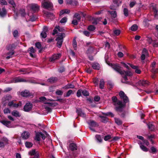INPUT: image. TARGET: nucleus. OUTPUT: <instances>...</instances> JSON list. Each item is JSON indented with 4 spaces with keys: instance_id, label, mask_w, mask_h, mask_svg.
<instances>
[{
    "instance_id": "59",
    "label": "nucleus",
    "mask_w": 158,
    "mask_h": 158,
    "mask_svg": "<svg viewBox=\"0 0 158 158\" xmlns=\"http://www.w3.org/2000/svg\"><path fill=\"white\" fill-rule=\"evenodd\" d=\"M82 90L81 89L78 90L77 92V96L79 97L81 96V93H82Z\"/></svg>"
},
{
    "instance_id": "61",
    "label": "nucleus",
    "mask_w": 158,
    "mask_h": 158,
    "mask_svg": "<svg viewBox=\"0 0 158 158\" xmlns=\"http://www.w3.org/2000/svg\"><path fill=\"white\" fill-rule=\"evenodd\" d=\"M83 33L86 36L89 37L90 36V33L88 31H85L83 32Z\"/></svg>"
},
{
    "instance_id": "4",
    "label": "nucleus",
    "mask_w": 158,
    "mask_h": 158,
    "mask_svg": "<svg viewBox=\"0 0 158 158\" xmlns=\"http://www.w3.org/2000/svg\"><path fill=\"white\" fill-rule=\"evenodd\" d=\"M65 37V34L64 33H59L58 36L56 38V40L57 41V46L59 48L61 47L63 42V38Z\"/></svg>"
},
{
    "instance_id": "8",
    "label": "nucleus",
    "mask_w": 158,
    "mask_h": 158,
    "mask_svg": "<svg viewBox=\"0 0 158 158\" xmlns=\"http://www.w3.org/2000/svg\"><path fill=\"white\" fill-rule=\"evenodd\" d=\"M41 138L43 139H45V135L41 132H36L35 138V139L36 141H39L40 140Z\"/></svg>"
},
{
    "instance_id": "27",
    "label": "nucleus",
    "mask_w": 158,
    "mask_h": 158,
    "mask_svg": "<svg viewBox=\"0 0 158 158\" xmlns=\"http://www.w3.org/2000/svg\"><path fill=\"white\" fill-rule=\"evenodd\" d=\"M92 66L94 69L99 70L100 69V65L98 63H94L92 64Z\"/></svg>"
},
{
    "instance_id": "43",
    "label": "nucleus",
    "mask_w": 158,
    "mask_h": 158,
    "mask_svg": "<svg viewBox=\"0 0 158 158\" xmlns=\"http://www.w3.org/2000/svg\"><path fill=\"white\" fill-rule=\"evenodd\" d=\"M114 33L116 35H118L120 33V31L118 29L114 30Z\"/></svg>"
},
{
    "instance_id": "3",
    "label": "nucleus",
    "mask_w": 158,
    "mask_h": 158,
    "mask_svg": "<svg viewBox=\"0 0 158 158\" xmlns=\"http://www.w3.org/2000/svg\"><path fill=\"white\" fill-rule=\"evenodd\" d=\"M42 4L44 8L48 10L52 9L53 7L52 3L48 0H43Z\"/></svg>"
},
{
    "instance_id": "16",
    "label": "nucleus",
    "mask_w": 158,
    "mask_h": 158,
    "mask_svg": "<svg viewBox=\"0 0 158 158\" xmlns=\"http://www.w3.org/2000/svg\"><path fill=\"white\" fill-rule=\"evenodd\" d=\"M129 65L133 69L135 70V72L138 74H139L141 73V71L137 66L134 65L132 64H129Z\"/></svg>"
},
{
    "instance_id": "24",
    "label": "nucleus",
    "mask_w": 158,
    "mask_h": 158,
    "mask_svg": "<svg viewBox=\"0 0 158 158\" xmlns=\"http://www.w3.org/2000/svg\"><path fill=\"white\" fill-rule=\"evenodd\" d=\"M89 127H95L98 126V124L94 121H90L89 123Z\"/></svg>"
},
{
    "instance_id": "11",
    "label": "nucleus",
    "mask_w": 158,
    "mask_h": 158,
    "mask_svg": "<svg viewBox=\"0 0 158 158\" xmlns=\"http://www.w3.org/2000/svg\"><path fill=\"white\" fill-rule=\"evenodd\" d=\"M32 105L30 102L27 103L24 107L23 109L24 111L28 112L32 109Z\"/></svg>"
},
{
    "instance_id": "26",
    "label": "nucleus",
    "mask_w": 158,
    "mask_h": 158,
    "mask_svg": "<svg viewBox=\"0 0 158 158\" xmlns=\"http://www.w3.org/2000/svg\"><path fill=\"white\" fill-rule=\"evenodd\" d=\"M69 148L71 150L73 151L77 149V146L75 144L71 143L69 145Z\"/></svg>"
},
{
    "instance_id": "6",
    "label": "nucleus",
    "mask_w": 158,
    "mask_h": 158,
    "mask_svg": "<svg viewBox=\"0 0 158 158\" xmlns=\"http://www.w3.org/2000/svg\"><path fill=\"white\" fill-rule=\"evenodd\" d=\"M28 7L31 10L33 13L38 12L40 9V6L36 4L32 3L29 4Z\"/></svg>"
},
{
    "instance_id": "58",
    "label": "nucleus",
    "mask_w": 158,
    "mask_h": 158,
    "mask_svg": "<svg viewBox=\"0 0 158 158\" xmlns=\"http://www.w3.org/2000/svg\"><path fill=\"white\" fill-rule=\"evenodd\" d=\"M73 93V91L72 90H69L67 93L66 97H69Z\"/></svg>"
},
{
    "instance_id": "40",
    "label": "nucleus",
    "mask_w": 158,
    "mask_h": 158,
    "mask_svg": "<svg viewBox=\"0 0 158 158\" xmlns=\"http://www.w3.org/2000/svg\"><path fill=\"white\" fill-rule=\"evenodd\" d=\"M138 28V26L136 24L133 25L131 27V30L133 31H135Z\"/></svg>"
},
{
    "instance_id": "33",
    "label": "nucleus",
    "mask_w": 158,
    "mask_h": 158,
    "mask_svg": "<svg viewBox=\"0 0 158 158\" xmlns=\"http://www.w3.org/2000/svg\"><path fill=\"white\" fill-rule=\"evenodd\" d=\"M73 19H76L78 21H80L81 19V17L79 14L75 13L74 15Z\"/></svg>"
},
{
    "instance_id": "20",
    "label": "nucleus",
    "mask_w": 158,
    "mask_h": 158,
    "mask_svg": "<svg viewBox=\"0 0 158 158\" xmlns=\"http://www.w3.org/2000/svg\"><path fill=\"white\" fill-rule=\"evenodd\" d=\"M28 52L31 57H34V56L35 55L34 54V53L35 52V51L33 47H31L29 48L28 49Z\"/></svg>"
},
{
    "instance_id": "45",
    "label": "nucleus",
    "mask_w": 158,
    "mask_h": 158,
    "mask_svg": "<svg viewBox=\"0 0 158 158\" xmlns=\"http://www.w3.org/2000/svg\"><path fill=\"white\" fill-rule=\"evenodd\" d=\"M67 19L66 17L62 18L60 21V22L61 23H65L67 21Z\"/></svg>"
},
{
    "instance_id": "23",
    "label": "nucleus",
    "mask_w": 158,
    "mask_h": 158,
    "mask_svg": "<svg viewBox=\"0 0 158 158\" xmlns=\"http://www.w3.org/2000/svg\"><path fill=\"white\" fill-rule=\"evenodd\" d=\"M138 143L139 144L140 148L144 152L148 151V148L142 144V143L140 141L138 142Z\"/></svg>"
},
{
    "instance_id": "55",
    "label": "nucleus",
    "mask_w": 158,
    "mask_h": 158,
    "mask_svg": "<svg viewBox=\"0 0 158 158\" xmlns=\"http://www.w3.org/2000/svg\"><path fill=\"white\" fill-rule=\"evenodd\" d=\"M3 112L4 114H8L10 113V110L8 108L5 109L3 110Z\"/></svg>"
},
{
    "instance_id": "1",
    "label": "nucleus",
    "mask_w": 158,
    "mask_h": 158,
    "mask_svg": "<svg viewBox=\"0 0 158 158\" xmlns=\"http://www.w3.org/2000/svg\"><path fill=\"white\" fill-rule=\"evenodd\" d=\"M119 95L121 100L123 101V102L121 100H118L115 96L112 97L111 99L115 110L117 111L121 112L125 106L126 104L129 102V100L127 97L122 91L120 92Z\"/></svg>"
},
{
    "instance_id": "64",
    "label": "nucleus",
    "mask_w": 158,
    "mask_h": 158,
    "mask_svg": "<svg viewBox=\"0 0 158 158\" xmlns=\"http://www.w3.org/2000/svg\"><path fill=\"white\" fill-rule=\"evenodd\" d=\"M47 16L48 18H52V19H53L54 17L53 15L52 14L50 13H48L47 15Z\"/></svg>"
},
{
    "instance_id": "7",
    "label": "nucleus",
    "mask_w": 158,
    "mask_h": 158,
    "mask_svg": "<svg viewBox=\"0 0 158 158\" xmlns=\"http://www.w3.org/2000/svg\"><path fill=\"white\" fill-rule=\"evenodd\" d=\"M15 100L10 101L8 104V106L10 107L17 108L21 106V102H20L19 103H15Z\"/></svg>"
},
{
    "instance_id": "28",
    "label": "nucleus",
    "mask_w": 158,
    "mask_h": 158,
    "mask_svg": "<svg viewBox=\"0 0 158 158\" xmlns=\"http://www.w3.org/2000/svg\"><path fill=\"white\" fill-rule=\"evenodd\" d=\"M11 114L12 115L15 117H20L21 116L19 113L17 111L15 110L11 112Z\"/></svg>"
},
{
    "instance_id": "52",
    "label": "nucleus",
    "mask_w": 158,
    "mask_h": 158,
    "mask_svg": "<svg viewBox=\"0 0 158 158\" xmlns=\"http://www.w3.org/2000/svg\"><path fill=\"white\" fill-rule=\"evenodd\" d=\"M1 140L2 141V142H4L5 144L7 143L8 141V139L6 138L5 137H3L2 139Z\"/></svg>"
},
{
    "instance_id": "5",
    "label": "nucleus",
    "mask_w": 158,
    "mask_h": 158,
    "mask_svg": "<svg viewBox=\"0 0 158 158\" xmlns=\"http://www.w3.org/2000/svg\"><path fill=\"white\" fill-rule=\"evenodd\" d=\"M158 33H157L156 36V40H153L150 37H148L147 40L149 44H152V45L154 47H158V42L157 39H158Z\"/></svg>"
},
{
    "instance_id": "34",
    "label": "nucleus",
    "mask_w": 158,
    "mask_h": 158,
    "mask_svg": "<svg viewBox=\"0 0 158 158\" xmlns=\"http://www.w3.org/2000/svg\"><path fill=\"white\" fill-rule=\"evenodd\" d=\"M115 123L118 125H120L122 124V121L118 118H114Z\"/></svg>"
},
{
    "instance_id": "62",
    "label": "nucleus",
    "mask_w": 158,
    "mask_h": 158,
    "mask_svg": "<svg viewBox=\"0 0 158 158\" xmlns=\"http://www.w3.org/2000/svg\"><path fill=\"white\" fill-rule=\"evenodd\" d=\"M40 101L42 102L46 103V98L44 97H42L40 98Z\"/></svg>"
},
{
    "instance_id": "31",
    "label": "nucleus",
    "mask_w": 158,
    "mask_h": 158,
    "mask_svg": "<svg viewBox=\"0 0 158 158\" xmlns=\"http://www.w3.org/2000/svg\"><path fill=\"white\" fill-rule=\"evenodd\" d=\"M9 52L7 53V55H8L6 56V58L7 59H9L12 56V55L14 54V51H9Z\"/></svg>"
},
{
    "instance_id": "32",
    "label": "nucleus",
    "mask_w": 158,
    "mask_h": 158,
    "mask_svg": "<svg viewBox=\"0 0 158 158\" xmlns=\"http://www.w3.org/2000/svg\"><path fill=\"white\" fill-rule=\"evenodd\" d=\"M74 88V86L73 85L71 84H69L65 85L64 87H63V88L65 89H68L70 88Z\"/></svg>"
},
{
    "instance_id": "39",
    "label": "nucleus",
    "mask_w": 158,
    "mask_h": 158,
    "mask_svg": "<svg viewBox=\"0 0 158 158\" xmlns=\"http://www.w3.org/2000/svg\"><path fill=\"white\" fill-rule=\"evenodd\" d=\"M26 147L27 148H30L32 147L33 144L30 142H26L25 143Z\"/></svg>"
},
{
    "instance_id": "9",
    "label": "nucleus",
    "mask_w": 158,
    "mask_h": 158,
    "mask_svg": "<svg viewBox=\"0 0 158 158\" xmlns=\"http://www.w3.org/2000/svg\"><path fill=\"white\" fill-rule=\"evenodd\" d=\"M28 81L26 79L21 78L20 77H16L13 79L10 83H17L18 82H26Z\"/></svg>"
},
{
    "instance_id": "60",
    "label": "nucleus",
    "mask_w": 158,
    "mask_h": 158,
    "mask_svg": "<svg viewBox=\"0 0 158 158\" xmlns=\"http://www.w3.org/2000/svg\"><path fill=\"white\" fill-rule=\"evenodd\" d=\"M124 14L126 16H127L128 15V10L125 8L123 10Z\"/></svg>"
},
{
    "instance_id": "36",
    "label": "nucleus",
    "mask_w": 158,
    "mask_h": 158,
    "mask_svg": "<svg viewBox=\"0 0 158 158\" xmlns=\"http://www.w3.org/2000/svg\"><path fill=\"white\" fill-rule=\"evenodd\" d=\"M104 84L105 83L103 80V79H101L100 81L99 84L100 88L101 89H102L103 88L104 85Z\"/></svg>"
},
{
    "instance_id": "51",
    "label": "nucleus",
    "mask_w": 158,
    "mask_h": 158,
    "mask_svg": "<svg viewBox=\"0 0 158 158\" xmlns=\"http://www.w3.org/2000/svg\"><path fill=\"white\" fill-rule=\"evenodd\" d=\"M111 138V136L110 135H109L105 136L104 138V140L105 141H107L108 140L110 139Z\"/></svg>"
},
{
    "instance_id": "22",
    "label": "nucleus",
    "mask_w": 158,
    "mask_h": 158,
    "mask_svg": "<svg viewBox=\"0 0 158 158\" xmlns=\"http://www.w3.org/2000/svg\"><path fill=\"white\" fill-rule=\"evenodd\" d=\"M16 46L14 44L9 45L6 47V49L8 51H14L15 49Z\"/></svg>"
},
{
    "instance_id": "54",
    "label": "nucleus",
    "mask_w": 158,
    "mask_h": 158,
    "mask_svg": "<svg viewBox=\"0 0 158 158\" xmlns=\"http://www.w3.org/2000/svg\"><path fill=\"white\" fill-rule=\"evenodd\" d=\"M40 35L42 37L45 38L47 37V33L44 31H42Z\"/></svg>"
},
{
    "instance_id": "12",
    "label": "nucleus",
    "mask_w": 158,
    "mask_h": 158,
    "mask_svg": "<svg viewBox=\"0 0 158 158\" xmlns=\"http://www.w3.org/2000/svg\"><path fill=\"white\" fill-rule=\"evenodd\" d=\"M29 154L31 156L34 155V156L31 158H39V153L38 152H36L35 149L30 151Z\"/></svg>"
},
{
    "instance_id": "47",
    "label": "nucleus",
    "mask_w": 158,
    "mask_h": 158,
    "mask_svg": "<svg viewBox=\"0 0 158 158\" xmlns=\"http://www.w3.org/2000/svg\"><path fill=\"white\" fill-rule=\"evenodd\" d=\"M45 109L47 113H48V112H50L52 111V109L49 107L47 106H45Z\"/></svg>"
},
{
    "instance_id": "13",
    "label": "nucleus",
    "mask_w": 158,
    "mask_h": 158,
    "mask_svg": "<svg viewBox=\"0 0 158 158\" xmlns=\"http://www.w3.org/2000/svg\"><path fill=\"white\" fill-rule=\"evenodd\" d=\"M61 56L60 53L54 54L50 58L49 60L51 62H53L55 60L59 59Z\"/></svg>"
},
{
    "instance_id": "25",
    "label": "nucleus",
    "mask_w": 158,
    "mask_h": 158,
    "mask_svg": "<svg viewBox=\"0 0 158 158\" xmlns=\"http://www.w3.org/2000/svg\"><path fill=\"white\" fill-rule=\"evenodd\" d=\"M76 112L77 113V114L79 116L84 117L85 116V113L82 112V111L81 110V109H77L76 110Z\"/></svg>"
},
{
    "instance_id": "18",
    "label": "nucleus",
    "mask_w": 158,
    "mask_h": 158,
    "mask_svg": "<svg viewBox=\"0 0 158 158\" xmlns=\"http://www.w3.org/2000/svg\"><path fill=\"white\" fill-rule=\"evenodd\" d=\"M156 64V62L154 61L152 62L151 65V72L152 73H155L156 71H157V69L155 68Z\"/></svg>"
},
{
    "instance_id": "15",
    "label": "nucleus",
    "mask_w": 158,
    "mask_h": 158,
    "mask_svg": "<svg viewBox=\"0 0 158 158\" xmlns=\"http://www.w3.org/2000/svg\"><path fill=\"white\" fill-rule=\"evenodd\" d=\"M21 94L22 96L24 97H29L32 95V94L29 91L27 90H25L24 91H22L21 92Z\"/></svg>"
},
{
    "instance_id": "29",
    "label": "nucleus",
    "mask_w": 158,
    "mask_h": 158,
    "mask_svg": "<svg viewBox=\"0 0 158 158\" xmlns=\"http://www.w3.org/2000/svg\"><path fill=\"white\" fill-rule=\"evenodd\" d=\"M70 12V10L68 9H66L62 10L60 12V16L64 14H69Z\"/></svg>"
},
{
    "instance_id": "44",
    "label": "nucleus",
    "mask_w": 158,
    "mask_h": 158,
    "mask_svg": "<svg viewBox=\"0 0 158 158\" xmlns=\"http://www.w3.org/2000/svg\"><path fill=\"white\" fill-rule=\"evenodd\" d=\"M73 47L75 50H76L77 49V42L75 39H73Z\"/></svg>"
},
{
    "instance_id": "48",
    "label": "nucleus",
    "mask_w": 158,
    "mask_h": 158,
    "mask_svg": "<svg viewBox=\"0 0 158 158\" xmlns=\"http://www.w3.org/2000/svg\"><path fill=\"white\" fill-rule=\"evenodd\" d=\"M82 94L84 96H87L89 95L88 92L85 90H82Z\"/></svg>"
},
{
    "instance_id": "37",
    "label": "nucleus",
    "mask_w": 158,
    "mask_h": 158,
    "mask_svg": "<svg viewBox=\"0 0 158 158\" xmlns=\"http://www.w3.org/2000/svg\"><path fill=\"white\" fill-rule=\"evenodd\" d=\"M153 11L154 12V17L155 18H157L158 16L157 11V9L155 7H152Z\"/></svg>"
},
{
    "instance_id": "38",
    "label": "nucleus",
    "mask_w": 158,
    "mask_h": 158,
    "mask_svg": "<svg viewBox=\"0 0 158 158\" xmlns=\"http://www.w3.org/2000/svg\"><path fill=\"white\" fill-rule=\"evenodd\" d=\"M57 80V78L56 77H52L48 79V82L52 83L56 81Z\"/></svg>"
},
{
    "instance_id": "50",
    "label": "nucleus",
    "mask_w": 158,
    "mask_h": 158,
    "mask_svg": "<svg viewBox=\"0 0 158 158\" xmlns=\"http://www.w3.org/2000/svg\"><path fill=\"white\" fill-rule=\"evenodd\" d=\"M101 121L102 122L105 123L107 122V118L106 117L104 116H101Z\"/></svg>"
},
{
    "instance_id": "21",
    "label": "nucleus",
    "mask_w": 158,
    "mask_h": 158,
    "mask_svg": "<svg viewBox=\"0 0 158 158\" xmlns=\"http://www.w3.org/2000/svg\"><path fill=\"white\" fill-rule=\"evenodd\" d=\"M6 14V11L4 8H0V16L2 17H4Z\"/></svg>"
},
{
    "instance_id": "41",
    "label": "nucleus",
    "mask_w": 158,
    "mask_h": 158,
    "mask_svg": "<svg viewBox=\"0 0 158 158\" xmlns=\"http://www.w3.org/2000/svg\"><path fill=\"white\" fill-rule=\"evenodd\" d=\"M95 29V27L93 25H90L88 28V29L90 31H94Z\"/></svg>"
},
{
    "instance_id": "57",
    "label": "nucleus",
    "mask_w": 158,
    "mask_h": 158,
    "mask_svg": "<svg viewBox=\"0 0 158 158\" xmlns=\"http://www.w3.org/2000/svg\"><path fill=\"white\" fill-rule=\"evenodd\" d=\"M56 93L57 95H62L63 94V92L61 90H57L56 92Z\"/></svg>"
},
{
    "instance_id": "14",
    "label": "nucleus",
    "mask_w": 158,
    "mask_h": 158,
    "mask_svg": "<svg viewBox=\"0 0 158 158\" xmlns=\"http://www.w3.org/2000/svg\"><path fill=\"white\" fill-rule=\"evenodd\" d=\"M0 122L7 127L11 128L13 127L11 124V122L10 121L3 120L0 121Z\"/></svg>"
},
{
    "instance_id": "35",
    "label": "nucleus",
    "mask_w": 158,
    "mask_h": 158,
    "mask_svg": "<svg viewBox=\"0 0 158 158\" xmlns=\"http://www.w3.org/2000/svg\"><path fill=\"white\" fill-rule=\"evenodd\" d=\"M148 127L149 129L151 131L153 130L154 128V126L151 123H149L147 124Z\"/></svg>"
},
{
    "instance_id": "2",
    "label": "nucleus",
    "mask_w": 158,
    "mask_h": 158,
    "mask_svg": "<svg viewBox=\"0 0 158 158\" xmlns=\"http://www.w3.org/2000/svg\"><path fill=\"white\" fill-rule=\"evenodd\" d=\"M107 54H105V58L107 63L117 72L122 75L123 79L122 81L123 82L126 83V81L127 80V77L131 76L132 74L129 71L122 70L118 64L108 63L107 60Z\"/></svg>"
},
{
    "instance_id": "49",
    "label": "nucleus",
    "mask_w": 158,
    "mask_h": 158,
    "mask_svg": "<svg viewBox=\"0 0 158 158\" xmlns=\"http://www.w3.org/2000/svg\"><path fill=\"white\" fill-rule=\"evenodd\" d=\"M19 13L21 14V15L22 16H24L25 15V10L24 9H21L19 10Z\"/></svg>"
},
{
    "instance_id": "42",
    "label": "nucleus",
    "mask_w": 158,
    "mask_h": 158,
    "mask_svg": "<svg viewBox=\"0 0 158 158\" xmlns=\"http://www.w3.org/2000/svg\"><path fill=\"white\" fill-rule=\"evenodd\" d=\"M95 138L96 139L98 142H102V139L100 135H96L95 136Z\"/></svg>"
},
{
    "instance_id": "56",
    "label": "nucleus",
    "mask_w": 158,
    "mask_h": 158,
    "mask_svg": "<svg viewBox=\"0 0 158 158\" xmlns=\"http://www.w3.org/2000/svg\"><path fill=\"white\" fill-rule=\"evenodd\" d=\"M78 21L77 19H73L72 21V23L75 25H77L78 24Z\"/></svg>"
},
{
    "instance_id": "10",
    "label": "nucleus",
    "mask_w": 158,
    "mask_h": 158,
    "mask_svg": "<svg viewBox=\"0 0 158 158\" xmlns=\"http://www.w3.org/2000/svg\"><path fill=\"white\" fill-rule=\"evenodd\" d=\"M148 51L145 48L143 49L141 56V60H144L146 57L148 56Z\"/></svg>"
},
{
    "instance_id": "19",
    "label": "nucleus",
    "mask_w": 158,
    "mask_h": 158,
    "mask_svg": "<svg viewBox=\"0 0 158 158\" xmlns=\"http://www.w3.org/2000/svg\"><path fill=\"white\" fill-rule=\"evenodd\" d=\"M30 135V134L27 131H24L22 134L21 136L24 139H26L28 138Z\"/></svg>"
},
{
    "instance_id": "63",
    "label": "nucleus",
    "mask_w": 158,
    "mask_h": 158,
    "mask_svg": "<svg viewBox=\"0 0 158 158\" xmlns=\"http://www.w3.org/2000/svg\"><path fill=\"white\" fill-rule=\"evenodd\" d=\"M35 45L36 47L38 49H40L41 48V44L39 42L36 43L35 44Z\"/></svg>"
},
{
    "instance_id": "53",
    "label": "nucleus",
    "mask_w": 158,
    "mask_h": 158,
    "mask_svg": "<svg viewBox=\"0 0 158 158\" xmlns=\"http://www.w3.org/2000/svg\"><path fill=\"white\" fill-rule=\"evenodd\" d=\"M13 34L15 37L18 36V31L15 30L13 32Z\"/></svg>"
},
{
    "instance_id": "17",
    "label": "nucleus",
    "mask_w": 158,
    "mask_h": 158,
    "mask_svg": "<svg viewBox=\"0 0 158 158\" xmlns=\"http://www.w3.org/2000/svg\"><path fill=\"white\" fill-rule=\"evenodd\" d=\"M149 84L148 81L146 80H140L139 81V84L140 86H146Z\"/></svg>"
},
{
    "instance_id": "46",
    "label": "nucleus",
    "mask_w": 158,
    "mask_h": 158,
    "mask_svg": "<svg viewBox=\"0 0 158 158\" xmlns=\"http://www.w3.org/2000/svg\"><path fill=\"white\" fill-rule=\"evenodd\" d=\"M113 2L116 4V6H118L119 4L121 3V1L120 0H114Z\"/></svg>"
},
{
    "instance_id": "30",
    "label": "nucleus",
    "mask_w": 158,
    "mask_h": 158,
    "mask_svg": "<svg viewBox=\"0 0 158 158\" xmlns=\"http://www.w3.org/2000/svg\"><path fill=\"white\" fill-rule=\"evenodd\" d=\"M108 12H109L111 15L112 18L114 19L117 16L116 12L115 11H108Z\"/></svg>"
}]
</instances>
